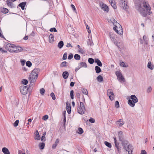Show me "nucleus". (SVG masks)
I'll use <instances>...</instances> for the list:
<instances>
[{"instance_id": "2", "label": "nucleus", "mask_w": 154, "mask_h": 154, "mask_svg": "<svg viewBox=\"0 0 154 154\" xmlns=\"http://www.w3.org/2000/svg\"><path fill=\"white\" fill-rule=\"evenodd\" d=\"M5 48L11 53H17L22 51L23 49L20 46L8 43L5 45Z\"/></svg>"}, {"instance_id": "14", "label": "nucleus", "mask_w": 154, "mask_h": 154, "mask_svg": "<svg viewBox=\"0 0 154 154\" xmlns=\"http://www.w3.org/2000/svg\"><path fill=\"white\" fill-rule=\"evenodd\" d=\"M109 36L110 37L112 42H114V41L115 40V38L116 35L114 34L112 32H110L109 33Z\"/></svg>"}, {"instance_id": "44", "label": "nucleus", "mask_w": 154, "mask_h": 154, "mask_svg": "<svg viewBox=\"0 0 154 154\" xmlns=\"http://www.w3.org/2000/svg\"><path fill=\"white\" fill-rule=\"evenodd\" d=\"M70 95L71 98L72 99H73L74 98V91L73 90L71 91L70 93Z\"/></svg>"}, {"instance_id": "31", "label": "nucleus", "mask_w": 154, "mask_h": 154, "mask_svg": "<svg viewBox=\"0 0 154 154\" xmlns=\"http://www.w3.org/2000/svg\"><path fill=\"white\" fill-rule=\"evenodd\" d=\"M45 143L43 142L40 143L38 145V146L41 149H44L45 147Z\"/></svg>"}, {"instance_id": "36", "label": "nucleus", "mask_w": 154, "mask_h": 154, "mask_svg": "<svg viewBox=\"0 0 154 154\" xmlns=\"http://www.w3.org/2000/svg\"><path fill=\"white\" fill-rule=\"evenodd\" d=\"M88 61L90 64H92L93 63L94 61L95 62V60L91 58H90L88 59Z\"/></svg>"}, {"instance_id": "34", "label": "nucleus", "mask_w": 154, "mask_h": 154, "mask_svg": "<svg viewBox=\"0 0 154 154\" xmlns=\"http://www.w3.org/2000/svg\"><path fill=\"white\" fill-rule=\"evenodd\" d=\"M35 135L36 137V139L39 140L40 139V137L39 134V133L37 130L36 131L35 133Z\"/></svg>"}, {"instance_id": "56", "label": "nucleus", "mask_w": 154, "mask_h": 154, "mask_svg": "<svg viewBox=\"0 0 154 154\" xmlns=\"http://www.w3.org/2000/svg\"><path fill=\"white\" fill-rule=\"evenodd\" d=\"M86 29L88 30V32L89 33H91V30L90 29H89V27L88 25H86Z\"/></svg>"}, {"instance_id": "32", "label": "nucleus", "mask_w": 154, "mask_h": 154, "mask_svg": "<svg viewBox=\"0 0 154 154\" xmlns=\"http://www.w3.org/2000/svg\"><path fill=\"white\" fill-rule=\"evenodd\" d=\"M66 103V105H68L67 103ZM66 109H67V110L68 113L70 114L71 112V106L70 105L68 106H66Z\"/></svg>"}, {"instance_id": "20", "label": "nucleus", "mask_w": 154, "mask_h": 154, "mask_svg": "<svg viewBox=\"0 0 154 154\" xmlns=\"http://www.w3.org/2000/svg\"><path fill=\"white\" fill-rule=\"evenodd\" d=\"M63 78L65 79H66L68 78L69 76V73L67 71L64 72L62 74Z\"/></svg>"}, {"instance_id": "60", "label": "nucleus", "mask_w": 154, "mask_h": 154, "mask_svg": "<svg viewBox=\"0 0 154 154\" xmlns=\"http://www.w3.org/2000/svg\"><path fill=\"white\" fill-rule=\"evenodd\" d=\"M46 140V139L45 136H42L41 139V140L42 141H45Z\"/></svg>"}, {"instance_id": "17", "label": "nucleus", "mask_w": 154, "mask_h": 154, "mask_svg": "<svg viewBox=\"0 0 154 154\" xmlns=\"http://www.w3.org/2000/svg\"><path fill=\"white\" fill-rule=\"evenodd\" d=\"M95 62L97 63V65L99 66H102V64L100 60L97 58L95 59Z\"/></svg>"}, {"instance_id": "37", "label": "nucleus", "mask_w": 154, "mask_h": 154, "mask_svg": "<svg viewBox=\"0 0 154 154\" xmlns=\"http://www.w3.org/2000/svg\"><path fill=\"white\" fill-rule=\"evenodd\" d=\"M83 129L81 128H79L78 129V133L79 134H81L83 133Z\"/></svg>"}, {"instance_id": "57", "label": "nucleus", "mask_w": 154, "mask_h": 154, "mask_svg": "<svg viewBox=\"0 0 154 154\" xmlns=\"http://www.w3.org/2000/svg\"><path fill=\"white\" fill-rule=\"evenodd\" d=\"M89 121L90 122L92 123H94L95 121V119H94L92 118H91L90 119H89Z\"/></svg>"}, {"instance_id": "3", "label": "nucleus", "mask_w": 154, "mask_h": 154, "mask_svg": "<svg viewBox=\"0 0 154 154\" xmlns=\"http://www.w3.org/2000/svg\"><path fill=\"white\" fill-rule=\"evenodd\" d=\"M121 142L123 149L128 152V154H132L133 148L128 142L126 140H124Z\"/></svg>"}, {"instance_id": "46", "label": "nucleus", "mask_w": 154, "mask_h": 154, "mask_svg": "<svg viewBox=\"0 0 154 154\" xmlns=\"http://www.w3.org/2000/svg\"><path fill=\"white\" fill-rule=\"evenodd\" d=\"M26 66L29 67H30L32 66V63L29 61H28L26 62Z\"/></svg>"}, {"instance_id": "7", "label": "nucleus", "mask_w": 154, "mask_h": 154, "mask_svg": "<svg viewBox=\"0 0 154 154\" xmlns=\"http://www.w3.org/2000/svg\"><path fill=\"white\" fill-rule=\"evenodd\" d=\"M115 74L117 77V79L119 82H125V79L120 71H116Z\"/></svg>"}, {"instance_id": "39", "label": "nucleus", "mask_w": 154, "mask_h": 154, "mask_svg": "<svg viewBox=\"0 0 154 154\" xmlns=\"http://www.w3.org/2000/svg\"><path fill=\"white\" fill-rule=\"evenodd\" d=\"M120 65L121 66H122L123 67H128V65H126L125 64V63L124 62H121L120 63Z\"/></svg>"}, {"instance_id": "42", "label": "nucleus", "mask_w": 154, "mask_h": 154, "mask_svg": "<svg viewBox=\"0 0 154 154\" xmlns=\"http://www.w3.org/2000/svg\"><path fill=\"white\" fill-rule=\"evenodd\" d=\"M22 82L23 84L24 85H26L28 84V82L26 79H23L22 81Z\"/></svg>"}, {"instance_id": "29", "label": "nucleus", "mask_w": 154, "mask_h": 154, "mask_svg": "<svg viewBox=\"0 0 154 154\" xmlns=\"http://www.w3.org/2000/svg\"><path fill=\"white\" fill-rule=\"evenodd\" d=\"M7 4L8 6H10L11 8L13 7V4L11 2L10 0H7L6 1Z\"/></svg>"}, {"instance_id": "10", "label": "nucleus", "mask_w": 154, "mask_h": 154, "mask_svg": "<svg viewBox=\"0 0 154 154\" xmlns=\"http://www.w3.org/2000/svg\"><path fill=\"white\" fill-rule=\"evenodd\" d=\"M28 88L26 86H21L20 88V90L22 94L25 95L27 94Z\"/></svg>"}, {"instance_id": "41", "label": "nucleus", "mask_w": 154, "mask_h": 154, "mask_svg": "<svg viewBox=\"0 0 154 154\" xmlns=\"http://www.w3.org/2000/svg\"><path fill=\"white\" fill-rule=\"evenodd\" d=\"M2 13L4 14L7 13L8 12V10L5 8H3L2 10Z\"/></svg>"}, {"instance_id": "21", "label": "nucleus", "mask_w": 154, "mask_h": 154, "mask_svg": "<svg viewBox=\"0 0 154 154\" xmlns=\"http://www.w3.org/2000/svg\"><path fill=\"white\" fill-rule=\"evenodd\" d=\"M49 42L50 43H52L54 41V36L53 34H51L49 37Z\"/></svg>"}, {"instance_id": "52", "label": "nucleus", "mask_w": 154, "mask_h": 154, "mask_svg": "<svg viewBox=\"0 0 154 154\" xmlns=\"http://www.w3.org/2000/svg\"><path fill=\"white\" fill-rule=\"evenodd\" d=\"M76 96L77 98L79 99L80 98V91H77L76 93Z\"/></svg>"}, {"instance_id": "59", "label": "nucleus", "mask_w": 154, "mask_h": 154, "mask_svg": "<svg viewBox=\"0 0 154 154\" xmlns=\"http://www.w3.org/2000/svg\"><path fill=\"white\" fill-rule=\"evenodd\" d=\"M79 52L82 54H83L85 53V52L83 50V49L81 48L79 49Z\"/></svg>"}, {"instance_id": "33", "label": "nucleus", "mask_w": 154, "mask_h": 154, "mask_svg": "<svg viewBox=\"0 0 154 154\" xmlns=\"http://www.w3.org/2000/svg\"><path fill=\"white\" fill-rule=\"evenodd\" d=\"M74 59L76 60H79L80 59V56L78 54H75L74 57Z\"/></svg>"}, {"instance_id": "48", "label": "nucleus", "mask_w": 154, "mask_h": 154, "mask_svg": "<svg viewBox=\"0 0 154 154\" xmlns=\"http://www.w3.org/2000/svg\"><path fill=\"white\" fill-rule=\"evenodd\" d=\"M50 96L52 97V99L53 100H54L56 99V97L54 93L52 92L50 94Z\"/></svg>"}, {"instance_id": "24", "label": "nucleus", "mask_w": 154, "mask_h": 154, "mask_svg": "<svg viewBox=\"0 0 154 154\" xmlns=\"http://www.w3.org/2000/svg\"><path fill=\"white\" fill-rule=\"evenodd\" d=\"M68 63L66 61H63L60 64V67H63L68 66Z\"/></svg>"}, {"instance_id": "28", "label": "nucleus", "mask_w": 154, "mask_h": 154, "mask_svg": "<svg viewBox=\"0 0 154 154\" xmlns=\"http://www.w3.org/2000/svg\"><path fill=\"white\" fill-rule=\"evenodd\" d=\"M97 81L100 82H103V77L101 75H99L97 76Z\"/></svg>"}, {"instance_id": "1", "label": "nucleus", "mask_w": 154, "mask_h": 154, "mask_svg": "<svg viewBox=\"0 0 154 154\" xmlns=\"http://www.w3.org/2000/svg\"><path fill=\"white\" fill-rule=\"evenodd\" d=\"M136 9L143 17H146L147 14H152L151 7L148 2L145 0H134Z\"/></svg>"}, {"instance_id": "18", "label": "nucleus", "mask_w": 154, "mask_h": 154, "mask_svg": "<svg viewBox=\"0 0 154 154\" xmlns=\"http://www.w3.org/2000/svg\"><path fill=\"white\" fill-rule=\"evenodd\" d=\"M2 151L4 154H10L8 149L6 147H3L2 149Z\"/></svg>"}, {"instance_id": "27", "label": "nucleus", "mask_w": 154, "mask_h": 154, "mask_svg": "<svg viewBox=\"0 0 154 154\" xmlns=\"http://www.w3.org/2000/svg\"><path fill=\"white\" fill-rule=\"evenodd\" d=\"M64 45L63 42L62 41H60L58 43V47L60 48H61Z\"/></svg>"}, {"instance_id": "63", "label": "nucleus", "mask_w": 154, "mask_h": 154, "mask_svg": "<svg viewBox=\"0 0 154 154\" xmlns=\"http://www.w3.org/2000/svg\"><path fill=\"white\" fill-rule=\"evenodd\" d=\"M71 7L72 8V10H73L74 11H76V9L75 8L74 6V5H71Z\"/></svg>"}, {"instance_id": "51", "label": "nucleus", "mask_w": 154, "mask_h": 154, "mask_svg": "<svg viewBox=\"0 0 154 154\" xmlns=\"http://www.w3.org/2000/svg\"><path fill=\"white\" fill-rule=\"evenodd\" d=\"M45 92V90L43 88H42L40 89V93L42 95H43Z\"/></svg>"}, {"instance_id": "25", "label": "nucleus", "mask_w": 154, "mask_h": 154, "mask_svg": "<svg viewBox=\"0 0 154 154\" xmlns=\"http://www.w3.org/2000/svg\"><path fill=\"white\" fill-rule=\"evenodd\" d=\"M95 69L96 72L97 73H99L101 72L100 68L98 66H96L95 67Z\"/></svg>"}, {"instance_id": "49", "label": "nucleus", "mask_w": 154, "mask_h": 154, "mask_svg": "<svg viewBox=\"0 0 154 154\" xmlns=\"http://www.w3.org/2000/svg\"><path fill=\"white\" fill-rule=\"evenodd\" d=\"M67 54L66 52H65L64 54L63 57V58H62L63 60H65L67 59Z\"/></svg>"}, {"instance_id": "47", "label": "nucleus", "mask_w": 154, "mask_h": 154, "mask_svg": "<svg viewBox=\"0 0 154 154\" xmlns=\"http://www.w3.org/2000/svg\"><path fill=\"white\" fill-rule=\"evenodd\" d=\"M19 123V120H16L13 124L14 126L15 127H17Z\"/></svg>"}, {"instance_id": "38", "label": "nucleus", "mask_w": 154, "mask_h": 154, "mask_svg": "<svg viewBox=\"0 0 154 154\" xmlns=\"http://www.w3.org/2000/svg\"><path fill=\"white\" fill-rule=\"evenodd\" d=\"M143 40L146 45H147L148 44V41L147 40V37L146 35H144L143 37Z\"/></svg>"}, {"instance_id": "45", "label": "nucleus", "mask_w": 154, "mask_h": 154, "mask_svg": "<svg viewBox=\"0 0 154 154\" xmlns=\"http://www.w3.org/2000/svg\"><path fill=\"white\" fill-rule=\"evenodd\" d=\"M115 106L117 108H118L119 107V103L118 101H116L115 102Z\"/></svg>"}, {"instance_id": "11", "label": "nucleus", "mask_w": 154, "mask_h": 154, "mask_svg": "<svg viewBox=\"0 0 154 154\" xmlns=\"http://www.w3.org/2000/svg\"><path fill=\"white\" fill-rule=\"evenodd\" d=\"M107 95L111 100H114V95L112 89H109L107 90Z\"/></svg>"}, {"instance_id": "16", "label": "nucleus", "mask_w": 154, "mask_h": 154, "mask_svg": "<svg viewBox=\"0 0 154 154\" xmlns=\"http://www.w3.org/2000/svg\"><path fill=\"white\" fill-rule=\"evenodd\" d=\"M26 2H24L20 3L18 5V6L21 8L23 10H24L25 8V7L26 4Z\"/></svg>"}, {"instance_id": "50", "label": "nucleus", "mask_w": 154, "mask_h": 154, "mask_svg": "<svg viewBox=\"0 0 154 154\" xmlns=\"http://www.w3.org/2000/svg\"><path fill=\"white\" fill-rule=\"evenodd\" d=\"M49 31L50 32H56L57 31L55 27L52 28H51Z\"/></svg>"}, {"instance_id": "13", "label": "nucleus", "mask_w": 154, "mask_h": 154, "mask_svg": "<svg viewBox=\"0 0 154 154\" xmlns=\"http://www.w3.org/2000/svg\"><path fill=\"white\" fill-rule=\"evenodd\" d=\"M118 135L119 141L121 142L125 140L122 131H120L118 132Z\"/></svg>"}, {"instance_id": "5", "label": "nucleus", "mask_w": 154, "mask_h": 154, "mask_svg": "<svg viewBox=\"0 0 154 154\" xmlns=\"http://www.w3.org/2000/svg\"><path fill=\"white\" fill-rule=\"evenodd\" d=\"M77 109L78 112L79 114L82 115L84 114V112L85 111V108L84 103L83 102H80V105H78Z\"/></svg>"}, {"instance_id": "35", "label": "nucleus", "mask_w": 154, "mask_h": 154, "mask_svg": "<svg viewBox=\"0 0 154 154\" xmlns=\"http://www.w3.org/2000/svg\"><path fill=\"white\" fill-rule=\"evenodd\" d=\"M104 144L108 147L109 148H111L112 147V145L111 144L106 141H105L104 142Z\"/></svg>"}, {"instance_id": "53", "label": "nucleus", "mask_w": 154, "mask_h": 154, "mask_svg": "<svg viewBox=\"0 0 154 154\" xmlns=\"http://www.w3.org/2000/svg\"><path fill=\"white\" fill-rule=\"evenodd\" d=\"M73 57V55L72 53H70L68 56V59L69 60L71 59Z\"/></svg>"}, {"instance_id": "19", "label": "nucleus", "mask_w": 154, "mask_h": 154, "mask_svg": "<svg viewBox=\"0 0 154 154\" xmlns=\"http://www.w3.org/2000/svg\"><path fill=\"white\" fill-rule=\"evenodd\" d=\"M115 150L117 154H121V147L120 146L116 147Z\"/></svg>"}, {"instance_id": "4", "label": "nucleus", "mask_w": 154, "mask_h": 154, "mask_svg": "<svg viewBox=\"0 0 154 154\" xmlns=\"http://www.w3.org/2000/svg\"><path fill=\"white\" fill-rule=\"evenodd\" d=\"M39 69L36 68L33 70L29 75V78L31 83H34L35 82L38 76V73Z\"/></svg>"}, {"instance_id": "8", "label": "nucleus", "mask_w": 154, "mask_h": 154, "mask_svg": "<svg viewBox=\"0 0 154 154\" xmlns=\"http://www.w3.org/2000/svg\"><path fill=\"white\" fill-rule=\"evenodd\" d=\"M118 26H119V30L117 29V28L118 27L117 25H115V27H114L113 28V29L114 30H115L116 32L118 34L121 35H122L123 34V30L121 26L118 23Z\"/></svg>"}, {"instance_id": "12", "label": "nucleus", "mask_w": 154, "mask_h": 154, "mask_svg": "<svg viewBox=\"0 0 154 154\" xmlns=\"http://www.w3.org/2000/svg\"><path fill=\"white\" fill-rule=\"evenodd\" d=\"M99 5L101 8L104 11L108 12L109 11V9L108 6L106 4H104L103 2H100Z\"/></svg>"}, {"instance_id": "62", "label": "nucleus", "mask_w": 154, "mask_h": 154, "mask_svg": "<svg viewBox=\"0 0 154 154\" xmlns=\"http://www.w3.org/2000/svg\"><path fill=\"white\" fill-rule=\"evenodd\" d=\"M152 88L150 86L147 89V92L149 93L151 92L152 90Z\"/></svg>"}, {"instance_id": "9", "label": "nucleus", "mask_w": 154, "mask_h": 154, "mask_svg": "<svg viewBox=\"0 0 154 154\" xmlns=\"http://www.w3.org/2000/svg\"><path fill=\"white\" fill-rule=\"evenodd\" d=\"M119 4L120 7L124 10L128 9L129 6L127 5V2L125 0H121L119 1Z\"/></svg>"}, {"instance_id": "22", "label": "nucleus", "mask_w": 154, "mask_h": 154, "mask_svg": "<svg viewBox=\"0 0 154 154\" xmlns=\"http://www.w3.org/2000/svg\"><path fill=\"white\" fill-rule=\"evenodd\" d=\"M124 124V122L122 119H119L117 122V124L120 126H122Z\"/></svg>"}, {"instance_id": "30", "label": "nucleus", "mask_w": 154, "mask_h": 154, "mask_svg": "<svg viewBox=\"0 0 154 154\" xmlns=\"http://www.w3.org/2000/svg\"><path fill=\"white\" fill-rule=\"evenodd\" d=\"M147 67L149 69H150L151 70H152L153 68V66H152L151 62L150 61L148 62L147 64Z\"/></svg>"}, {"instance_id": "43", "label": "nucleus", "mask_w": 154, "mask_h": 154, "mask_svg": "<svg viewBox=\"0 0 154 154\" xmlns=\"http://www.w3.org/2000/svg\"><path fill=\"white\" fill-rule=\"evenodd\" d=\"M88 45H90L91 46H92L93 45V43L92 42V40L90 38H89L88 39Z\"/></svg>"}, {"instance_id": "55", "label": "nucleus", "mask_w": 154, "mask_h": 154, "mask_svg": "<svg viewBox=\"0 0 154 154\" xmlns=\"http://www.w3.org/2000/svg\"><path fill=\"white\" fill-rule=\"evenodd\" d=\"M48 118V116L47 115H45L43 117L42 119L44 120H47Z\"/></svg>"}, {"instance_id": "40", "label": "nucleus", "mask_w": 154, "mask_h": 154, "mask_svg": "<svg viewBox=\"0 0 154 154\" xmlns=\"http://www.w3.org/2000/svg\"><path fill=\"white\" fill-rule=\"evenodd\" d=\"M82 93L85 95H87L88 94V91L87 89L84 88H82Z\"/></svg>"}, {"instance_id": "15", "label": "nucleus", "mask_w": 154, "mask_h": 154, "mask_svg": "<svg viewBox=\"0 0 154 154\" xmlns=\"http://www.w3.org/2000/svg\"><path fill=\"white\" fill-rule=\"evenodd\" d=\"M134 103H136L138 102V99L135 95H131L130 97Z\"/></svg>"}, {"instance_id": "6", "label": "nucleus", "mask_w": 154, "mask_h": 154, "mask_svg": "<svg viewBox=\"0 0 154 154\" xmlns=\"http://www.w3.org/2000/svg\"><path fill=\"white\" fill-rule=\"evenodd\" d=\"M77 109L78 112L79 114L82 115L84 114V112L85 111V108L84 103L83 102H80V105H78Z\"/></svg>"}, {"instance_id": "54", "label": "nucleus", "mask_w": 154, "mask_h": 154, "mask_svg": "<svg viewBox=\"0 0 154 154\" xmlns=\"http://www.w3.org/2000/svg\"><path fill=\"white\" fill-rule=\"evenodd\" d=\"M112 6L114 9H116L117 8L116 5L115 4V2H113V4H111Z\"/></svg>"}, {"instance_id": "58", "label": "nucleus", "mask_w": 154, "mask_h": 154, "mask_svg": "<svg viewBox=\"0 0 154 154\" xmlns=\"http://www.w3.org/2000/svg\"><path fill=\"white\" fill-rule=\"evenodd\" d=\"M21 64L22 66H24L25 64V62H26V60H21L20 61Z\"/></svg>"}, {"instance_id": "23", "label": "nucleus", "mask_w": 154, "mask_h": 154, "mask_svg": "<svg viewBox=\"0 0 154 154\" xmlns=\"http://www.w3.org/2000/svg\"><path fill=\"white\" fill-rule=\"evenodd\" d=\"M80 65H79V68H80L82 67H87V65L86 63L85 62H82L79 63Z\"/></svg>"}, {"instance_id": "64", "label": "nucleus", "mask_w": 154, "mask_h": 154, "mask_svg": "<svg viewBox=\"0 0 154 154\" xmlns=\"http://www.w3.org/2000/svg\"><path fill=\"white\" fill-rule=\"evenodd\" d=\"M140 153L141 154H147L146 151L144 150H141Z\"/></svg>"}, {"instance_id": "26", "label": "nucleus", "mask_w": 154, "mask_h": 154, "mask_svg": "<svg viewBox=\"0 0 154 154\" xmlns=\"http://www.w3.org/2000/svg\"><path fill=\"white\" fill-rule=\"evenodd\" d=\"M128 103L129 105L132 107H133L135 106V103L133 102V101L130 99L128 100Z\"/></svg>"}, {"instance_id": "61", "label": "nucleus", "mask_w": 154, "mask_h": 154, "mask_svg": "<svg viewBox=\"0 0 154 154\" xmlns=\"http://www.w3.org/2000/svg\"><path fill=\"white\" fill-rule=\"evenodd\" d=\"M66 47L68 48L71 47L72 48V46L71 45V44L70 43H67L66 45Z\"/></svg>"}]
</instances>
